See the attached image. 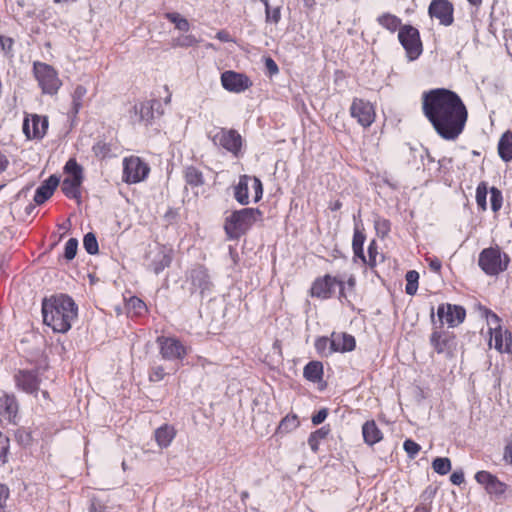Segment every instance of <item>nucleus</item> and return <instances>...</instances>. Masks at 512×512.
Wrapping results in <instances>:
<instances>
[{
  "mask_svg": "<svg viewBox=\"0 0 512 512\" xmlns=\"http://www.w3.org/2000/svg\"><path fill=\"white\" fill-rule=\"evenodd\" d=\"M422 111L436 133L447 141H454L462 134L468 119L460 96L445 88L424 92Z\"/></svg>",
  "mask_w": 512,
  "mask_h": 512,
  "instance_id": "obj_1",
  "label": "nucleus"
},
{
  "mask_svg": "<svg viewBox=\"0 0 512 512\" xmlns=\"http://www.w3.org/2000/svg\"><path fill=\"white\" fill-rule=\"evenodd\" d=\"M43 322L54 332L66 333L78 315L74 300L66 294H57L45 298L42 302Z\"/></svg>",
  "mask_w": 512,
  "mask_h": 512,
  "instance_id": "obj_2",
  "label": "nucleus"
},
{
  "mask_svg": "<svg viewBox=\"0 0 512 512\" xmlns=\"http://www.w3.org/2000/svg\"><path fill=\"white\" fill-rule=\"evenodd\" d=\"M356 277L353 274L330 275L316 278L310 288V295L322 300L333 297L338 288V300L342 304H350L355 295Z\"/></svg>",
  "mask_w": 512,
  "mask_h": 512,
  "instance_id": "obj_3",
  "label": "nucleus"
},
{
  "mask_svg": "<svg viewBox=\"0 0 512 512\" xmlns=\"http://www.w3.org/2000/svg\"><path fill=\"white\" fill-rule=\"evenodd\" d=\"M262 218L258 208H243L226 217L224 230L229 239H239Z\"/></svg>",
  "mask_w": 512,
  "mask_h": 512,
  "instance_id": "obj_4",
  "label": "nucleus"
},
{
  "mask_svg": "<svg viewBox=\"0 0 512 512\" xmlns=\"http://www.w3.org/2000/svg\"><path fill=\"white\" fill-rule=\"evenodd\" d=\"M509 262V256L503 253L499 246L483 249L478 258L479 267L488 276H497L504 272Z\"/></svg>",
  "mask_w": 512,
  "mask_h": 512,
  "instance_id": "obj_5",
  "label": "nucleus"
},
{
  "mask_svg": "<svg viewBox=\"0 0 512 512\" xmlns=\"http://www.w3.org/2000/svg\"><path fill=\"white\" fill-rule=\"evenodd\" d=\"M263 195V185L259 178L249 175H241L234 186V198L241 205H248L251 201L257 203Z\"/></svg>",
  "mask_w": 512,
  "mask_h": 512,
  "instance_id": "obj_6",
  "label": "nucleus"
},
{
  "mask_svg": "<svg viewBox=\"0 0 512 512\" xmlns=\"http://www.w3.org/2000/svg\"><path fill=\"white\" fill-rule=\"evenodd\" d=\"M67 176L64 178L61 189L64 195L70 199L80 202V187L83 181V169L75 159H69L65 164Z\"/></svg>",
  "mask_w": 512,
  "mask_h": 512,
  "instance_id": "obj_7",
  "label": "nucleus"
},
{
  "mask_svg": "<svg viewBox=\"0 0 512 512\" xmlns=\"http://www.w3.org/2000/svg\"><path fill=\"white\" fill-rule=\"evenodd\" d=\"M33 73L44 94L54 95L62 86L57 71L49 64L34 62Z\"/></svg>",
  "mask_w": 512,
  "mask_h": 512,
  "instance_id": "obj_8",
  "label": "nucleus"
},
{
  "mask_svg": "<svg viewBox=\"0 0 512 512\" xmlns=\"http://www.w3.org/2000/svg\"><path fill=\"white\" fill-rule=\"evenodd\" d=\"M209 138L213 144L238 157L242 148V137L234 129L214 128L209 132Z\"/></svg>",
  "mask_w": 512,
  "mask_h": 512,
  "instance_id": "obj_9",
  "label": "nucleus"
},
{
  "mask_svg": "<svg viewBox=\"0 0 512 512\" xmlns=\"http://www.w3.org/2000/svg\"><path fill=\"white\" fill-rule=\"evenodd\" d=\"M174 250L171 246L157 243L146 254L147 267L155 274L169 267L173 260Z\"/></svg>",
  "mask_w": 512,
  "mask_h": 512,
  "instance_id": "obj_10",
  "label": "nucleus"
},
{
  "mask_svg": "<svg viewBox=\"0 0 512 512\" xmlns=\"http://www.w3.org/2000/svg\"><path fill=\"white\" fill-rule=\"evenodd\" d=\"M398 39L410 60L417 59L422 53V43L418 29L403 25L398 32Z\"/></svg>",
  "mask_w": 512,
  "mask_h": 512,
  "instance_id": "obj_11",
  "label": "nucleus"
},
{
  "mask_svg": "<svg viewBox=\"0 0 512 512\" xmlns=\"http://www.w3.org/2000/svg\"><path fill=\"white\" fill-rule=\"evenodd\" d=\"M150 172L147 163L137 156H130L123 160V181L128 184L139 183L145 180Z\"/></svg>",
  "mask_w": 512,
  "mask_h": 512,
  "instance_id": "obj_12",
  "label": "nucleus"
},
{
  "mask_svg": "<svg viewBox=\"0 0 512 512\" xmlns=\"http://www.w3.org/2000/svg\"><path fill=\"white\" fill-rule=\"evenodd\" d=\"M41 368L19 369L14 374L16 387L28 394H37L41 383Z\"/></svg>",
  "mask_w": 512,
  "mask_h": 512,
  "instance_id": "obj_13",
  "label": "nucleus"
},
{
  "mask_svg": "<svg viewBox=\"0 0 512 512\" xmlns=\"http://www.w3.org/2000/svg\"><path fill=\"white\" fill-rule=\"evenodd\" d=\"M349 112L352 118L363 128L370 127L376 118L375 108L372 103L361 98L352 100Z\"/></svg>",
  "mask_w": 512,
  "mask_h": 512,
  "instance_id": "obj_14",
  "label": "nucleus"
},
{
  "mask_svg": "<svg viewBox=\"0 0 512 512\" xmlns=\"http://www.w3.org/2000/svg\"><path fill=\"white\" fill-rule=\"evenodd\" d=\"M160 354L165 360H182L187 355V348L175 337L157 338Z\"/></svg>",
  "mask_w": 512,
  "mask_h": 512,
  "instance_id": "obj_15",
  "label": "nucleus"
},
{
  "mask_svg": "<svg viewBox=\"0 0 512 512\" xmlns=\"http://www.w3.org/2000/svg\"><path fill=\"white\" fill-rule=\"evenodd\" d=\"M48 118L37 114L27 115L23 121V133L28 140H41L47 133Z\"/></svg>",
  "mask_w": 512,
  "mask_h": 512,
  "instance_id": "obj_16",
  "label": "nucleus"
},
{
  "mask_svg": "<svg viewBox=\"0 0 512 512\" xmlns=\"http://www.w3.org/2000/svg\"><path fill=\"white\" fill-rule=\"evenodd\" d=\"M437 316L441 323L454 328L462 324L466 318V310L461 305L443 303L438 306Z\"/></svg>",
  "mask_w": 512,
  "mask_h": 512,
  "instance_id": "obj_17",
  "label": "nucleus"
},
{
  "mask_svg": "<svg viewBox=\"0 0 512 512\" xmlns=\"http://www.w3.org/2000/svg\"><path fill=\"white\" fill-rule=\"evenodd\" d=\"M428 13L431 18L437 19L444 26H450L454 21V7L449 0H432Z\"/></svg>",
  "mask_w": 512,
  "mask_h": 512,
  "instance_id": "obj_18",
  "label": "nucleus"
},
{
  "mask_svg": "<svg viewBox=\"0 0 512 512\" xmlns=\"http://www.w3.org/2000/svg\"><path fill=\"white\" fill-rule=\"evenodd\" d=\"M221 84L224 89L234 93H241L252 86L249 77L231 70L222 73Z\"/></svg>",
  "mask_w": 512,
  "mask_h": 512,
  "instance_id": "obj_19",
  "label": "nucleus"
},
{
  "mask_svg": "<svg viewBox=\"0 0 512 512\" xmlns=\"http://www.w3.org/2000/svg\"><path fill=\"white\" fill-rule=\"evenodd\" d=\"M488 347L494 348L501 354L512 355V332L506 328H501L488 334Z\"/></svg>",
  "mask_w": 512,
  "mask_h": 512,
  "instance_id": "obj_20",
  "label": "nucleus"
},
{
  "mask_svg": "<svg viewBox=\"0 0 512 512\" xmlns=\"http://www.w3.org/2000/svg\"><path fill=\"white\" fill-rule=\"evenodd\" d=\"M474 478L490 495L501 496L507 490V485L488 471H478Z\"/></svg>",
  "mask_w": 512,
  "mask_h": 512,
  "instance_id": "obj_21",
  "label": "nucleus"
},
{
  "mask_svg": "<svg viewBox=\"0 0 512 512\" xmlns=\"http://www.w3.org/2000/svg\"><path fill=\"white\" fill-rule=\"evenodd\" d=\"M430 343L438 354L452 356L456 348L455 336L443 331H433L430 336Z\"/></svg>",
  "mask_w": 512,
  "mask_h": 512,
  "instance_id": "obj_22",
  "label": "nucleus"
},
{
  "mask_svg": "<svg viewBox=\"0 0 512 512\" xmlns=\"http://www.w3.org/2000/svg\"><path fill=\"white\" fill-rule=\"evenodd\" d=\"M330 344L334 352H350L355 349V338L346 333L333 332L330 337Z\"/></svg>",
  "mask_w": 512,
  "mask_h": 512,
  "instance_id": "obj_23",
  "label": "nucleus"
},
{
  "mask_svg": "<svg viewBox=\"0 0 512 512\" xmlns=\"http://www.w3.org/2000/svg\"><path fill=\"white\" fill-rule=\"evenodd\" d=\"M59 185V178L51 175L45 180L35 191L34 201L36 204L41 205L47 201L54 193Z\"/></svg>",
  "mask_w": 512,
  "mask_h": 512,
  "instance_id": "obj_24",
  "label": "nucleus"
},
{
  "mask_svg": "<svg viewBox=\"0 0 512 512\" xmlns=\"http://www.w3.org/2000/svg\"><path fill=\"white\" fill-rule=\"evenodd\" d=\"M155 106L160 107L157 100H146L134 106L135 115L138 116V121L145 125L151 124L154 119Z\"/></svg>",
  "mask_w": 512,
  "mask_h": 512,
  "instance_id": "obj_25",
  "label": "nucleus"
},
{
  "mask_svg": "<svg viewBox=\"0 0 512 512\" xmlns=\"http://www.w3.org/2000/svg\"><path fill=\"white\" fill-rule=\"evenodd\" d=\"M18 412V404L13 395H4L0 398V416L8 422L14 421Z\"/></svg>",
  "mask_w": 512,
  "mask_h": 512,
  "instance_id": "obj_26",
  "label": "nucleus"
},
{
  "mask_svg": "<svg viewBox=\"0 0 512 512\" xmlns=\"http://www.w3.org/2000/svg\"><path fill=\"white\" fill-rule=\"evenodd\" d=\"M362 435L364 442L373 446L383 439V433L374 420L366 421L362 426Z\"/></svg>",
  "mask_w": 512,
  "mask_h": 512,
  "instance_id": "obj_27",
  "label": "nucleus"
},
{
  "mask_svg": "<svg viewBox=\"0 0 512 512\" xmlns=\"http://www.w3.org/2000/svg\"><path fill=\"white\" fill-rule=\"evenodd\" d=\"M176 436V430L172 425L164 424L154 432V439L157 445L163 449L167 448Z\"/></svg>",
  "mask_w": 512,
  "mask_h": 512,
  "instance_id": "obj_28",
  "label": "nucleus"
},
{
  "mask_svg": "<svg viewBox=\"0 0 512 512\" xmlns=\"http://www.w3.org/2000/svg\"><path fill=\"white\" fill-rule=\"evenodd\" d=\"M191 281L193 286L201 292L209 289V275L207 270L203 267H197L191 271Z\"/></svg>",
  "mask_w": 512,
  "mask_h": 512,
  "instance_id": "obj_29",
  "label": "nucleus"
},
{
  "mask_svg": "<svg viewBox=\"0 0 512 512\" xmlns=\"http://www.w3.org/2000/svg\"><path fill=\"white\" fill-rule=\"evenodd\" d=\"M377 23L383 27L384 29L388 30L391 33L396 32L397 30H400L402 27V21L401 19L389 12L382 13L379 15L376 19Z\"/></svg>",
  "mask_w": 512,
  "mask_h": 512,
  "instance_id": "obj_30",
  "label": "nucleus"
},
{
  "mask_svg": "<svg viewBox=\"0 0 512 512\" xmlns=\"http://www.w3.org/2000/svg\"><path fill=\"white\" fill-rule=\"evenodd\" d=\"M479 314L481 317L485 318L487 325H488V331L487 334L494 332V328L496 330L504 328L501 324L500 317L494 313L492 310L488 309L485 306L478 305L477 307Z\"/></svg>",
  "mask_w": 512,
  "mask_h": 512,
  "instance_id": "obj_31",
  "label": "nucleus"
},
{
  "mask_svg": "<svg viewBox=\"0 0 512 512\" xmlns=\"http://www.w3.org/2000/svg\"><path fill=\"white\" fill-rule=\"evenodd\" d=\"M498 154L504 162L512 160V133L505 132L498 143Z\"/></svg>",
  "mask_w": 512,
  "mask_h": 512,
  "instance_id": "obj_32",
  "label": "nucleus"
},
{
  "mask_svg": "<svg viewBox=\"0 0 512 512\" xmlns=\"http://www.w3.org/2000/svg\"><path fill=\"white\" fill-rule=\"evenodd\" d=\"M304 377L313 383L319 382L323 377V365L319 361L309 362L303 370Z\"/></svg>",
  "mask_w": 512,
  "mask_h": 512,
  "instance_id": "obj_33",
  "label": "nucleus"
},
{
  "mask_svg": "<svg viewBox=\"0 0 512 512\" xmlns=\"http://www.w3.org/2000/svg\"><path fill=\"white\" fill-rule=\"evenodd\" d=\"M300 425L298 416L295 414L286 415L279 423L277 427V433L286 434L294 431Z\"/></svg>",
  "mask_w": 512,
  "mask_h": 512,
  "instance_id": "obj_34",
  "label": "nucleus"
},
{
  "mask_svg": "<svg viewBox=\"0 0 512 512\" xmlns=\"http://www.w3.org/2000/svg\"><path fill=\"white\" fill-rule=\"evenodd\" d=\"M184 178L186 183L193 187H198L204 184L202 172L194 166H188L185 168Z\"/></svg>",
  "mask_w": 512,
  "mask_h": 512,
  "instance_id": "obj_35",
  "label": "nucleus"
},
{
  "mask_svg": "<svg viewBox=\"0 0 512 512\" xmlns=\"http://www.w3.org/2000/svg\"><path fill=\"white\" fill-rule=\"evenodd\" d=\"M329 433L330 428L328 426H323L310 434L308 438V445L314 453L318 452L320 442L325 439Z\"/></svg>",
  "mask_w": 512,
  "mask_h": 512,
  "instance_id": "obj_36",
  "label": "nucleus"
},
{
  "mask_svg": "<svg viewBox=\"0 0 512 512\" xmlns=\"http://www.w3.org/2000/svg\"><path fill=\"white\" fill-rule=\"evenodd\" d=\"M405 279V292L411 296L415 295L418 290L419 273L415 270H410L406 273Z\"/></svg>",
  "mask_w": 512,
  "mask_h": 512,
  "instance_id": "obj_37",
  "label": "nucleus"
},
{
  "mask_svg": "<svg viewBox=\"0 0 512 512\" xmlns=\"http://www.w3.org/2000/svg\"><path fill=\"white\" fill-rule=\"evenodd\" d=\"M432 468L436 473L446 475L451 470V461L447 457H437L432 462Z\"/></svg>",
  "mask_w": 512,
  "mask_h": 512,
  "instance_id": "obj_38",
  "label": "nucleus"
},
{
  "mask_svg": "<svg viewBox=\"0 0 512 512\" xmlns=\"http://www.w3.org/2000/svg\"><path fill=\"white\" fill-rule=\"evenodd\" d=\"M315 349L323 357H327L334 352L332 350L331 344H330V338L328 337H319L315 341Z\"/></svg>",
  "mask_w": 512,
  "mask_h": 512,
  "instance_id": "obj_39",
  "label": "nucleus"
},
{
  "mask_svg": "<svg viewBox=\"0 0 512 512\" xmlns=\"http://www.w3.org/2000/svg\"><path fill=\"white\" fill-rule=\"evenodd\" d=\"M374 227L377 235L385 238L391 230V223L388 219L377 216L374 219Z\"/></svg>",
  "mask_w": 512,
  "mask_h": 512,
  "instance_id": "obj_40",
  "label": "nucleus"
},
{
  "mask_svg": "<svg viewBox=\"0 0 512 512\" xmlns=\"http://www.w3.org/2000/svg\"><path fill=\"white\" fill-rule=\"evenodd\" d=\"M487 193V184L485 182L479 183L476 189V203L482 211H485L487 209Z\"/></svg>",
  "mask_w": 512,
  "mask_h": 512,
  "instance_id": "obj_41",
  "label": "nucleus"
},
{
  "mask_svg": "<svg viewBox=\"0 0 512 512\" xmlns=\"http://www.w3.org/2000/svg\"><path fill=\"white\" fill-rule=\"evenodd\" d=\"M166 18L175 24V27L178 29V30H181V31H188L189 28H190V25H189V22L187 19L183 18L180 16V14L178 13H167L166 14Z\"/></svg>",
  "mask_w": 512,
  "mask_h": 512,
  "instance_id": "obj_42",
  "label": "nucleus"
},
{
  "mask_svg": "<svg viewBox=\"0 0 512 512\" xmlns=\"http://www.w3.org/2000/svg\"><path fill=\"white\" fill-rule=\"evenodd\" d=\"M490 202H491V209L494 212H498L501 209L502 203H503V196H502L501 191L499 189H497L496 187H492L490 189Z\"/></svg>",
  "mask_w": 512,
  "mask_h": 512,
  "instance_id": "obj_43",
  "label": "nucleus"
},
{
  "mask_svg": "<svg viewBox=\"0 0 512 512\" xmlns=\"http://www.w3.org/2000/svg\"><path fill=\"white\" fill-rule=\"evenodd\" d=\"M83 245L85 250L91 255L98 252V242L93 233H87L84 236Z\"/></svg>",
  "mask_w": 512,
  "mask_h": 512,
  "instance_id": "obj_44",
  "label": "nucleus"
},
{
  "mask_svg": "<svg viewBox=\"0 0 512 512\" xmlns=\"http://www.w3.org/2000/svg\"><path fill=\"white\" fill-rule=\"evenodd\" d=\"M87 94V89L82 85H77L73 91V105L76 111H78L82 106V100L84 96Z\"/></svg>",
  "mask_w": 512,
  "mask_h": 512,
  "instance_id": "obj_45",
  "label": "nucleus"
},
{
  "mask_svg": "<svg viewBox=\"0 0 512 512\" xmlns=\"http://www.w3.org/2000/svg\"><path fill=\"white\" fill-rule=\"evenodd\" d=\"M403 448L411 459H414L421 450V446L411 439L404 441Z\"/></svg>",
  "mask_w": 512,
  "mask_h": 512,
  "instance_id": "obj_46",
  "label": "nucleus"
},
{
  "mask_svg": "<svg viewBox=\"0 0 512 512\" xmlns=\"http://www.w3.org/2000/svg\"><path fill=\"white\" fill-rule=\"evenodd\" d=\"M77 248H78L77 239L70 238L65 244L64 257L67 260H72L76 256Z\"/></svg>",
  "mask_w": 512,
  "mask_h": 512,
  "instance_id": "obj_47",
  "label": "nucleus"
},
{
  "mask_svg": "<svg viewBox=\"0 0 512 512\" xmlns=\"http://www.w3.org/2000/svg\"><path fill=\"white\" fill-rule=\"evenodd\" d=\"M265 6L266 21L277 24L281 19L280 8H271L270 4L267 3Z\"/></svg>",
  "mask_w": 512,
  "mask_h": 512,
  "instance_id": "obj_48",
  "label": "nucleus"
},
{
  "mask_svg": "<svg viewBox=\"0 0 512 512\" xmlns=\"http://www.w3.org/2000/svg\"><path fill=\"white\" fill-rule=\"evenodd\" d=\"M378 246L375 240H372L368 246V259L366 258V264L370 267H374L377 264Z\"/></svg>",
  "mask_w": 512,
  "mask_h": 512,
  "instance_id": "obj_49",
  "label": "nucleus"
},
{
  "mask_svg": "<svg viewBox=\"0 0 512 512\" xmlns=\"http://www.w3.org/2000/svg\"><path fill=\"white\" fill-rule=\"evenodd\" d=\"M128 308L133 309L137 315L142 314L146 310L145 303L138 297H131L127 302Z\"/></svg>",
  "mask_w": 512,
  "mask_h": 512,
  "instance_id": "obj_50",
  "label": "nucleus"
},
{
  "mask_svg": "<svg viewBox=\"0 0 512 512\" xmlns=\"http://www.w3.org/2000/svg\"><path fill=\"white\" fill-rule=\"evenodd\" d=\"M9 449V439L0 432V464L7 461V453Z\"/></svg>",
  "mask_w": 512,
  "mask_h": 512,
  "instance_id": "obj_51",
  "label": "nucleus"
},
{
  "mask_svg": "<svg viewBox=\"0 0 512 512\" xmlns=\"http://www.w3.org/2000/svg\"><path fill=\"white\" fill-rule=\"evenodd\" d=\"M166 372L162 366H154L149 371V380L159 382L164 379Z\"/></svg>",
  "mask_w": 512,
  "mask_h": 512,
  "instance_id": "obj_52",
  "label": "nucleus"
},
{
  "mask_svg": "<svg viewBox=\"0 0 512 512\" xmlns=\"http://www.w3.org/2000/svg\"><path fill=\"white\" fill-rule=\"evenodd\" d=\"M198 43V40L193 35L181 36L176 40L175 45L179 47H191Z\"/></svg>",
  "mask_w": 512,
  "mask_h": 512,
  "instance_id": "obj_53",
  "label": "nucleus"
},
{
  "mask_svg": "<svg viewBox=\"0 0 512 512\" xmlns=\"http://www.w3.org/2000/svg\"><path fill=\"white\" fill-rule=\"evenodd\" d=\"M94 154L98 158H105L109 152L110 148L106 143L98 142L92 148Z\"/></svg>",
  "mask_w": 512,
  "mask_h": 512,
  "instance_id": "obj_54",
  "label": "nucleus"
},
{
  "mask_svg": "<svg viewBox=\"0 0 512 512\" xmlns=\"http://www.w3.org/2000/svg\"><path fill=\"white\" fill-rule=\"evenodd\" d=\"M14 41L10 37L0 36V46L5 54H10L12 51Z\"/></svg>",
  "mask_w": 512,
  "mask_h": 512,
  "instance_id": "obj_55",
  "label": "nucleus"
},
{
  "mask_svg": "<svg viewBox=\"0 0 512 512\" xmlns=\"http://www.w3.org/2000/svg\"><path fill=\"white\" fill-rule=\"evenodd\" d=\"M365 236L360 231L356 230L353 235L352 248L360 250L363 247Z\"/></svg>",
  "mask_w": 512,
  "mask_h": 512,
  "instance_id": "obj_56",
  "label": "nucleus"
},
{
  "mask_svg": "<svg viewBox=\"0 0 512 512\" xmlns=\"http://www.w3.org/2000/svg\"><path fill=\"white\" fill-rule=\"evenodd\" d=\"M328 416V410L326 408L320 409L316 414L312 416V423L319 425L325 421Z\"/></svg>",
  "mask_w": 512,
  "mask_h": 512,
  "instance_id": "obj_57",
  "label": "nucleus"
},
{
  "mask_svg": "<svg viewBox=\"0 0 512 512\" xmlns=\"http://www.w3.org/2000/svg\"><path fill=\"white\" fill-rule=\"evenodd\" d=\"M464 474L461 471H455L450 476V481L454 485H461L464 482Z\"/></svg>",
  "mask_w": 512,
  "mask_h": 512,
  "instance_id": "obj_58",
  "label": "nucleus"
},
{
  "mask_svg": "<svg viewBox=\"0 0 512 512\" xmlns=\"http://www.w3.org/2000/svg\"><path fill=\"white\" fill-rule=\"evenodd\" d=\"M265 66L271 74H277L279 71L276 62L272 58H267L265 60Z\"/></svg>",
  "mask_w": 512,
  "mask_h": 512,
  "instance_id": "obj_59",
  "label": "nucleus"
},
{
  "mask_svg": "<svg viewBox=\"0 0 512 512\" xmlns=\"http://www.w3.org/2000/svg\"><path fill=\"white\" fill-rule=\"evenodd\" d=\"M216 38L221 42H232L233 39L229 32L226 30H220L216 33Z\"/></svg>",
  "mask_w": 512,
  "mask_h": 512,
  "instance_id": "obj_60",
  "label": "nucleus"
},
{
  "mask_svg": "<svg viewBox=\"0 0 512 512\" xmlns=\"http://www.w3.org/2000/svg\"><path fill=\"white\" fill-rule=\"evenodd\" d=\"M427 260L429 261V267L431 270L435 272H439L441 270L442 263L438 258H428Z\"/></svg>",
  "mask_w": 512,
  "mask_h": 512,
  "instance_id": "obj_61",
  "label": "nucleus"
},
{
  "mask_svg": "<svg viewBox=\"0 0 512 512\" xmlns=\"http://www.w3.org/2000/svg\"><path fill=\"white\" fill-rule=\"evenodd\" d=\"M8 495H9L8 488L5 485L0 484V508L3 507L4 503L6 502V500L8 498Z\"/></svg>",
  "mask_w": 512,
  "mask_h": 512,
  "instance_id": "obj_62",
  "label": "nucleus"
},
{
  "mask_svg": "<svg viewBox=\"0 0 512 512\" xmlns=\"http://www.w3.org/2000/svg\"><path fill=\"white\" fill-rule=\"evenodd\" d=\"M504 459L512 464V441L505 446Z\"/></svg>",
  "mask_w": 512,
  "mask_h": 512,
  "instance_id": "obj_63",
  "label": "nucleus"
},
{
  "mask_svg": "<svg viewBox=\"0 0 512 512\" xmlns=\"http://www.w3.org/2000/svg\"><path fill=\"white\" fill-rule=\"evenodd\" d=\"M89 512H105V507L99 503L92 502Z\"/></svg>",
  "mask_w": 512,
  "mask_h": 512,
  "instance_id": "obj_64",
  "label": "nucleus"
}]
</instances>
